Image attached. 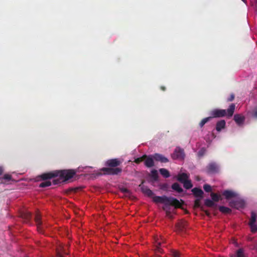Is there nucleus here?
Wrapping results in <instances>:
<instances>
[{"mask_svg":"<svg viewBox=\"0 0 257 257\" xmlns=\"http://www.w3.org/2000/svg\"><path fill=\"white\" fill-rule=\"evenodd\" d=\"M75 174L76 171L74 170H63L44 173L41 175V177L45 180L59 176L60 178L53 180V184L56 185L61 182V179H63V181H66L71 179Z\"/></svg>","mask_w":257,"mask_h":257,"instance_id":"1","label":"nucleus"},{"mask_svg":"<svg viewBox=\"0 0 257 257\" xmlns=\"http://www.w3.org/2000/svg\"><path fill=\"white\" fill-rule=\"evenodd\" d=\"M122 162L118 159H109L105 162V166L108 167L102 168L100 170L103 172L104 175H118L122 172V169L117 167Z\"/></svg>","mask_w":257,"mask_h":257,"instance_id":"2","label":"nucleus"},{"mask_svg":"<svg viewBox=\"0 0 257 257\" xmlns=\"http://www.w3.org/2000/svg\"><path fill=\"white\" fill-rule=\"evenodd\" d=\"M153 201L156 203H163L165 206H173L175 208H180L181 203L180 201L172 197H167L165 195L162 196H154L153 197Z\"/></svg>","mask_w":257,"mask_h":257,"instance_id":"3","label":"nucleus"},{"mask_svg":"<svg viewBox=\"0 0 257 257\" xmlns=\"http://www.w3.org/2000/svg\"><path fill=\"white\" fill-rule=\"evenodd\" d=\"M235 105L234 103H232L229 106V108L226 110L225 109H214L210 112L212 118L213 117H222L225 115L227 117H231L234 113Z\"/></svg>","mask_w":257,"mask_h":257,"instance_id":"4","label":"nucleus"},{"mask_svg":"<svg viewBox=\"0 0 257 257\" xmlns=\"http://www.w3.org/2000/svg\"><path fill=\"white\" fill-rule=\"evenodd\" d=\"M257 218V215L254 211L251 212V217L249 221V225L250 227L251 231L255 233L257 231V224L255 223Z\"/></svg>","mask_w":257,"mask_h":257,"instance_id":"5","label":"nucleus"},{"mask_svg":"<svg viewBox=\"0 0 257 257\" xmlns=\"http://www.w3.org/2000/svg\"><path fill=\"white\" fill-rule=\"evenodd\" d=\"M219 167L215 162H211L206 167V171L208 174H215L219 172Z\"/></svg>","mask_w":257,"mask_h":257,"instance_id":"6","label":"nucleus"},{"mask_svg":"<svg viewBox=\"0 0 257 257\" xmlns=\"http://www.w3.org/2000/svg\"><path fill=\"white\" fill-rule=\"evenodd\" d=\"M184 157L185 154L183 149L179 147H177L172 155L173 159H183Z\"/></svg>","mask_w":257,"mask_h":257,"instance_id":"7","label":"nucleus"},{"mask_svg":"<svg viewBox=\"0 0 257 257\" xmlns=\"http://www.w3.org/2000/svg\"><path fill=\"white\" fill-rule=\"evenodd\" d=\"M154 159L153 156H147L144 159V164L147 168H151L154 166Z\"/></svg>","mask_w":257,"mask_h":257,"instance_id":"8","label":"nucleus"},{"mask_svg":"<svg viewBox=\"0 0 257 257\" xmlns=\"http://www.w3.org/2000/svg\"><path fill=\"white\" fill-rule=\"evenodd\" d=\"M153 158L156 161H159L161 163H167L169 162V160L168 159V158H167L163 155L158 153H156L154 155H153Z\"/></svg>","mask_w":257,"mask_h":257,"instance_id":"9","label":"nucleus"},{"mask_svg":"<svg viewBox=\"0 0 257 257\" xmlns=\"http://www.w3.org/2000/svg\"><path fill=\"white\" fill-rule=\"evenodd\" d=\"M140 187H141L142 192L145 195L153 198V197L154 196V194L151 190H150L147 187L145 186H141V185H140Z\"/></svg>","mask_w":257,"mask_h":257,"instance_id":"10","label":"nucleus"},{"mask_svg":"<svg viewBox=\"0 0 257 257\" xmlns=\"http://www.w3.org/2000/svg\"><path fill=\"white\" fill-rule=\"evenodd\" d=\"M189 175L188 174L185 173H182L178 174L177 176V179L179 182L183 183L184 182L189 179Z\"/></svg>","mask_w":257,"mask_h":257,"instance_id":"11","label":"nucleus"},{"mask_svg":"<svg viewBox=\"0 0 257 257\" xmlns=\"http://www.w3.org/2000/svg\"><path fill=\"white\" fill-rule=\"evenodd\" d=\"M233 119L237 124L240 125L244 121L245 117L240 114H236L234 115Z\"/></svg>","mask_w":257,"mask_h":257,"instance_id":"12","label":"nucleus"},{"mask_svg":"<svg viewBox=\"0 0 257 257\" xmlns=\"http://www.w3.org/2000/svg\"><path fill=\"white\" fill-rule=\"evenodd\" d=\"M192 192L195 197L202 198L203 192L201 189L195 187L192 189Z\"/></svg>","mask_w":257,"mask_h":257,"instance_id":"13","label":"nucleus"},{"mask_svg":"<svg viewBox=\"0 0 257 257\" xmlns=\"http://www.w3.org/2000/svg\"><path fill=\"white\" fill-rule=\"evenodd\" d=\"M226 125V122L224 120H220L217 122L216 124V130L217 132H220L224 128Z\"/></svg>","mask_w":257,"mask_h":257,"instance_id":"14","label":"nucleus"},{"mask_svg":"<svg viewBox=\"0 0 257 257\" xmlns=\"http://www.w3.org/2000/svg\"><path fill=\"white\" fill-rule=\"evenodd\" d=\"M35 220L37 225V228L39 232H42V230L41 228L42 222L41 220V216L39 213H37L35 215Z\"/></svg>","mask_w":257,"mask_h":257,"instance_id":"15","label":"nucleus"},{"mask_svg":"<svg viewBox=\"0 0 257 257\" xmlns=\"http://www.w3.org/2000/svg\"><path fill=\"white\" fill-rule=\"evenodd\" d=\"M222 195L225 196L226 199L232 198L236 196V194L234 192L228 190L224 191Z\"/></svg>","mask_w":257,"mask_h":257,"instance_id":"16","label":"nucleus"},{"mask_svg":"<svg viewBox=\"0 0 257 257\" xmlns=\"http://www.w3.org/2000/svg\"><path fill=\"white\" fill-rule=\"evenodd\" d=\"M230 205L231 207L237 208L238 207H243L244 205V202L243 200H236L230 202Z\"/></svg>","mask_w":257,"mask_h":257,"instance_id":"17","label":"nucleus"},{"mask_svg":"<svg viewBox=\"0 0 257 257\" xmlns=\"http://www.w3.org/2000/svg\"><path fill=\"white\" fill-rule=\"evenodd\" d=\"M171 188L173 190L179 193H182L183 191V189L178 183H173L172 185Z\"/></svg>","mask_w":257,"mask_h":257,"instance_id":"18","label":"nucleus"},{"mask_svg":"<svg viewBox=\"0 0 257 257\" xmlns=\"http://www.w3.org/2000/svg\"><path fill=\"white\" fill-rule=\"evenodd\" d=\"M40 177L43 180L41 177V175L40 176ZM48 179H49L44 180V181L40 184L39 187L41 188H44L51 186V181L48 180Z\"/></svg>","mask_w":257,"mask_h":257,"instance_id":"19","label":"nucleus"},{"mask_svg":"<svg viewBox=\"0 0 257 257\" xmlns=\"http://www.w3.org/2000/svg\"><path fill=\"white\" fill-rule=\"evenodd\" d=\"M159 171L160 174L166 178H169L170 176L169 171L165 168L160 169Z\"/></svg>","mask_w":257,"mask_h":257,"instance_id":"20","label":"nucleus"},{"mask_svg":"<svg viewBox=\"0 0 257 257\" xmlns=\"http://www.w3.org/2000/svg\"><path fill=\"white\" fill-rule=\"evenodd\" d=\"M161 245V242H158L157 243V245H156V248H155V249L156 254H157V253H163V250L160 247ZM156 255H157V257H160L159 255L157 254Z\"/></svg>","mask_w":257,"mask_h":257,"instance_id":"21","label":"nucleus"},{"mask_svg":"<svg viewBox=\"0 0 257 257\" xmlns=\"http://www.w3.org/2000/svg\"><path fill=\"white\" fill-rule=\"evenodd\" d=\"M211 197L213 202H218L219 200L222 199L220 195L214 193H211Z\"/></svg>","mask_w":257,"mask_h":257,"instance_id":"22","label":"nucleus"},{"mask_svg":"<svg viewBox=\"0 0 257 257\" xmlns=\"http://www.w3.org/2000/svg\"><path fill=\"white\" fill-rule=\"evenodd\" d=\"M219 210L221 212L226 214L230 213L231 212V210L230 208L223 206H220L219 207Z\"/></svg>","mask_w":257,"mask_h":257,"instance_id":"23","label":"nucleus"},{"mask_svg":"<svg viewBox=\"0 0 257 257\" xmlns=\"http://www.w3.org/2000/svg\"><path fill=\"white\" fill-rule=\"evenodd\" d=\"M182 184H183L184 187L186 189H189L191 188L193 186L191 180H189L188 179L186 181L184 182Z\"/></svg>","mask_w":257,"mask_h":257,"instance_id":"24","label":"nucleus"},{"mask_svg":"<svg viewBox=\"0 0 257 257\" xmlns=\"http://www.w3.org/2000/svg\"><path fill=\"white\" fill-rule=\"evenodd\" d=\"M150 176L154 181H157L158 179V173L156 170H153L150 174Z\"/></svg>","mask_w":257,"mask_h":257,"instance_id":"25","label":"nucleus"},{"mask_svg":"<svg viewBox=\"0 0 257 257\" xmlns=\"http://www.w3.org/2000/svg\"><path fill=\"white\" fill-rule=\"evenodd\" d=\"M204 204L206 206L209 207H213L215 205V203H214V202L209 199H205L204 201Z\"/></svg>","mask_w":257,"mask_h":257,"instance_id":"26","label":"nucleus"},{"mask_svg":"<svg viewBox=\"0 0 257 257\" xmlns=\"http://www.w3.org/2000/svg\"><path fill=\"white\" fill-rule=\"evenodd\" d=\"M212 119V117H207L203 118L199 123V126L202 127L204 124Z\"/></svg>","mask_w":257,"mask_h":257,"instance_id":"27","label":"nucleus"},{"mask_svg":"<svg viewBox=\"0 0 257 257\" xmlns=\"http://www.w3.org/2000/svg\"><path fill=\"white\" fill-rule=\"evenodd\" d=\"M170 253L172 257H180L181 255L180 252L175 249H172Z\"/></svg>","mask_w":257,"mask_h":257,"instance_id":"28","label":"nucleus"},{"mask_svg":"<svg viewBox=\"0 0 257 257\" xmlns=\"http://www.w3.org/2000/svg\"><path fill=\"white\" fill-rule=\"evenodd\" d=\"M147 157V155H144L141 157L135 159L134 162L136 164H140L141 162L144 161V159Z\"/></svg>","mask_w":257,"mask_h":257,"instance_id":"29","label":"nucleus"},{"mask_svg":"<svg viewBox=\"0 0 257 257\" xmlns=\"http://www.w3.org/2000/svg\"><path fill=\"white\" fill-rule=\"evenodd\" d=\"M201 199L202 198H199V199H197L195 200L194 204V207L200 208L201 209V207H202L201 206V203H200Z\"/></svg>","mask_w":257,"mask_h":257,"instance_id":"30","label":"nucleus"},{"mask_svg":"<svg viewBox=\"0 0 257 257\" xmlns=\"http://www.w3.org/2000/svg\"><path fill=\"white\" fill-rule=\"evenodd\" d=\"M206 152V149L205 148H202L198 151V155L200 157H202L205 154Z\"/></svg>","mask_w":257,"mask_h":257,"instance_id":"31","label":"nucleus"},{"mask_svg":"<svg viewBox=\"0 0 257 257\" xmlns=\"http://www.w3.org/2000/svg\"><path fill=\"white\" fill-rule=\"evenodd\" d=\"M31 213L29 212H27L23 214V217L27 220H30L31 218Z\"/></svg>","mask_w":257,"mask_h":257,"instance_id":"32","label":"nucleus"},{"mask_svg":"<svg viewBox=\"0 0 257 257\" xmlns=\"http://www.w3.org/2000/svg\"><path fill=\"white\" fill-rule=\"evenodd\" d=\"M203 189L206 192H210L212 190L211 186L207 184L204 185Z\"/></svg>","mask_w":257,"mask_h":257,"instance_id":"33","label":"nucleus"},{"mask_svg":"<svg viewBox=\"0 0 257 257\" xmlns=\"http://www.w3.org/2000/svg\"><path fill=\"white\" fill-rule=\"evenodd\" d=\"M235 257H244L243 252L242 249L240 248L237 251Z\"/></svg>","mask_w":257,"mask_h":257,"instance_id":"34","label":"nucleus"},{"mask_svg":"<svg viewBox=\"0 0 257 257\" xmlns=\"http://www.w3.org/2000/svg\"><path fill=\"white\" fill-rule=\"evenodd\" d=\"M3 179L7 181H10L12 179V176L10 174H5Z\"/></svg>","mask_w":257,"mask_h":257,"instance_id":"35","label":"nucleus"},{"mask_svg":"<svg viewBox=\"0 0 257 257\" xmlns=\"http://www.w3.org/2000/svg\"><path fill=\"white\" fill-rule=\"evenodd\" d=\"M186 225H187V222L186 221H184L181 223V224L180 225L179 227L181 229H182L185 227Z\"/></svg>","mask_w":257,"mask_h":257,"instance_id":"36","label":"nucleus"},{"mask_svg":"<svg viewBox=\"0 0 257 257\" xmlns=\"http://www.w3.org/2000/svg\"><path fill=\"white\" fill-rule=\"evenodd\" d=\"M234 99V95L233 94H231L229 98H227V101H232Z\"/></svg>","mask_w":257,"mask_h":257,"instance_id":"37","label":"nucleus"},{"mask_svg":"<svg viewBox=\"0 0 257 257\" xmlns=\"http://www.w3.org/2000/svg\"><path fill=\"white\" fill-rule=\"evenodd\" d=\"M201 210H202L205 213V214L207 216H210V212L208 211V210H204L203 209V207H201Z\"/></svg>","mask_w":257,"mask_h":257,"instance_id":"38","label":"nucleus"},{"mask_svg":"<svg viewBox=\"0 0 257 257\" xmlns=\"http://www.w3.org/2000/svg\"><path fill=\"white\" fill-rule=\"evenodd\" d=\"M253 116L255 118H257V108H255L253 111Z\"/></svg>","mask_w":257,"mask_h":257,"instance_id":"39","label":"nucleus"},{"mask_svg":"<svg viewBox=\"0 0 257 257\" xmlns=\"http://www.w3.org/2000/svg\"><path fill=\"white\" fill-rule=\"evenodd\" d=\"M121 190L124 193H128L130 192L129 190L126 188H122Z\"/></svg>","mask_w":257,"mask_h":257,"instance_id":"40","label":"nucleus"},{"mask_svg":"<svg viewBox=\"0 0 257 257\" xmlns=\"http://www.w3.org/2000/svg\"><path fill=\"white\" fill-rule=\"evenodd\" d=\"M57 255L58 257H63V254L60 252H57Z\"/></svg>","mask_w":257,"mask_h":257,"instance_id":"41","label":"nucleus"},{"mask_svg":"<svg viewBox=\"0 0 257 257\" xmlns=\"http://www.w3.org/2000/svg\"><path fill=\"white\" fill-rule=\"evenodd\" d=\"M4 172V169L2 167H0V176L2 175Z\"/></svg>","mask_w":257,"mask_h":257,"instance_id":"42","label":"nucleus"},{"mask_svg":"<svg viewBox=\"0 0 257 257\" xmlns=\"http://www.w3.org/2000/svg\"><path fill=\"white\" fill-rule=\"evenodd\" d=\"M160 89L162 90V91H165L166 90V87L164 86H161L160 87Z\"/></svg>","mask_w":257,"mask_h":257,"instance_id":"43","label":"nucleus"},{"mask_svg":"<svg viewBox=\"0 0 257 257\" xmlns=\"http://www.w3.org/2000/svg\"><path fill=\"white\" fill-rule=\"evenodd\" d=\"M196 180H197V181H199V180H200V179H199V177H198V176L196 177Z\"/></svg>","mask_w":257,"mask_h":257,"instance_id":"44","label":"nucleus"},{"mask_svg":"<svg viewBox=\"0 0 257 257\" xmlns=\"http://www.w3.org/2000/svg\"><path fill=\"white\" fill-rule=\"evenodd\" d=\"M163 210H166V207H163Z\"/></svg>","mask_w":257,"mask_h":257,"instance_id":"45","label":"nucleus"},{"mask_svg":"<svg viewBox=\"0 0 257 257\" xmlns=\"http://www.w3.org/2000/svg\"><path fill=\"white\" fill-rule=\"evenodd\" d=\"M166 213H167V214H168V213H170V212H169V211H167V210H166Z\"/></svg>","mask_w":257,"mask_h":257,"instance_id":"46","label":"nucleus"}]
</instances>
